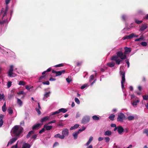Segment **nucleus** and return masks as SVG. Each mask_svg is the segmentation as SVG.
<instances>
[{
  "instance_id": "obj_1",
  "label": "nucleus",
  "mask_w": 148,
  "mask_h": 148,
  "mask_svg": "<svg viewBox=\"0 0 148 148\" xmlns=\"http://www.w3.org/2000/svg\"><path fill=\"white\" fill-rule=\"evenodd\" d=\"M116 54V55L112 57L111 60L115 61L118 64H119L123 60L127 58V56L121 51L117 52Z\"/></svg>"
},
{
  "instance_id": "obj_2",
  "label": "nucleus",
  "mask_w": 148,
  "mask_h": 148,
  "mask_svg": "<svg viewBox=\"0 0 148 148\" xmlns=\"http://www.w3.org/2000/svg\"><path fill=\"white\" fill-rule=\"evenodd\" d=\"M23 130V127L18 125H16L12 129L11 134L12 136H19Z\"/></svg>"
},
{
  "instance_id": "obj_3",
  "label": "nucleus",
  "mask_w": 148,
  "mask_h": 148,
  "mask_svg": "<svg viewBox=\"0 0 148 148\" xmlns=\"http://www.w3.org/2000/svg\"><path fill=\"white\" fill-rule=\"evenodd\" d=\"M122 67L121 66L120 67V75H121L122 80L121 81V84L122 88L123 89L124 88V83L125 82V72L124 71H122Z\"/></svg>"
},
{
  "instance_id": "obj_4",
  "label": "nucleus",
  "mask_w": 148,
  "mask_h": 148,
  "mask_svg": "<svg viewBox=\"0 0 148 148\" xmlns=\"http://www.w3.org/2000/svg\"><path fill=\"white\" fill-rule=\"evenodd\" d=\"M7 8L6 7L5 9L2 8L1 10V12L0 13V17L2 19H3V17L6 15L7 11ZM7 22V21L4 20L3 22L0 23V24H1L4 22Z\"/></svg>"
},
{
  "instance_id": "obj_5",
  "label": "nucleus",
  "mask_w": 148,
  "mask_h": 148,
  "mask_svg": "<svg viewBox=\"0 0 148 148\" xmlns=\"http://www.w3.org/2000/svg\"><path fill=\"white\" fill-rule=\"evenodd\" d=\"M14 66L11 65L10 66V68L8 73V75L10 77H14L16 76V75L13 73Z\"/></svg>"
},
{
  "instance_id": "obj_6",
  "label": "nucleus",
  "mask_w": 148,
  "mask_h": 148,
  "mask_svg": "<svg viewBox=\"0 0 148 148\" xmlns=\"http://www.w3.org/2000/svg\"><path fill=\"white\" fill-rule=\"evenodd\" d=\"M125 118V115L123 113H119L118 115V116L117 119L118 121L122 122Z\"/></svg>"
},
{
  "instance_id": "obj_7",
  "label": "nucleus",
  "mask_w": 148,
  "mask_h": 148,
  "mask_svg": "<svg viewBox=\"0 0 148 148\" xmlns=\"http://www.w3.org/2000/svg\"><path fill=\"white\" fill-rule=\"evenodd\" d=\"M90 117L88 116H84L82 120V123H85L88 122L90 121Z\"/></svg>"
},
{
  "instance_id": "obj_8",
  "label": "nucleus",
  "mask_w": 148,
  "mask_h": 148,
  "mask_svg": "<svg viewBox=\"0 0 148 148\" xmlns=\"http://www.w3.org/2000/svg\"><path fill=\"white\" fill-rule=\"evenodd\" d=\"M50 93L51 92L50 91L48 92H45L44 95V97L43 98V100L45 101H47V99L49 97Z\"/></svg>"
},
{
  "instance_id": "obj_9",
  "label": "nucleus",
  "mask_w": 148,
  "mask_h": 148,
  "mask_svg": "<svg viewBox=\"0 0 148 148\" xmlns=\"http://www.w3.org/2000/svg\"><path fill=\"white\" fill-rule=\"evenodd\" d=\"M139 101L138 99L137 98H136L132 102H131V104L133 106L135 107L138 103Z\"/></svg>"
},
{
  "instance_id": "obj_10",
  "label": "nucleus",
  "mask_w": 148,
  "mask_h": 148,
  "mask_svg": "<svg viewBox=\"0 0 148 148\" xmlns=\"http://www.w3.org/2000/svg\"><path fill=\"white\" fill-rule=\"evenodd\" d=\"M69 134V130L67 129H65L62 130V134L64 136V137L66 136H67Z\"/></svg>"
},
{
  "instance_id": "obj_11",
  "label": "nucleus",
  "mask_w": 148,
  "mask_h": 148,
  "mask_svg": "<svg viewBox=\"0 0 148 148\" xmlns=\"http://www.w3.org/2000/svg\"><path fill=\"white\" fill-rule=\"evenodd\" d=\"M117 132L119 134H122V133L124 132V129L121 126L117 127Z\"/></svg>"
},
{
  "instance_id": "obj_12",
  "label": "nucleus",
  "mask_w": 148,
  "mask_h": 148,
  "mask_svg": "<svg viewBox=\"0 0 148 148\" xmlns=\"http://www.w3.org/2000/svg\"><path fill=\"white\" fill-rule=\"evenodd\" d=\"M124 49L125 51L124 52V53L126 55L129 54L131 51V49L130 48H128L127 47H125L124 48Z\"/></svg>"
},
{
  "instance_id": "obj_13",
  "label": "nucleus",
  "mask_w": 148,
  "mask_h": 148,
  "mask_svg": "<svg viewBox=\"0 0 148 148\" xmlns=\"http://www.w3.org/2000/svg\"><path fill=\"white\" fill-rule=\"evenodd\" d=\"M17 139V138L16 137H15L11 139L10 140L8 143L7 145L8 146L9 145H11L13 144L14 142H15Z\"/></svg>"
},
{
  "instance_id": "obj_14",
  "label": "nucleus",
  "mask_w": 148,
  "mask_h": 148,
  "mask_svg": "<svg viewBox=\"0 0 148 148\" xmlns=\"http://www.w3.org/2000/svg\"><path fill=\"white\" fill-rule=\"evenodd\" d=\"M139 35H136L134 33H132L131 34L128 35L127 37L129 39H131L134 38H137L138 37Z\"/></svg>"
},
{
  "instance_id": "obj_15",
  "label": "nucleus",
  "mask_w": 148,
  "mask_h": 148,
  "mask_svg": "<svg viewBox=\"0 0 148 148\" xmlns=\"http://www.w3.org/2000/svg\"><path fill=\"white\" fill-rule=\"evenodd\" d=\"M49 124H46L44 125V128L45 129L47 130H49L51 129L52 128V126L51 125H48Z\"/></svg>"
},
{
  "instance_id": "obj_16",
  "label": "nucleus",
  "mask_w": 148,
  "mask_h": 148,
  "mask_svg": "<svg viewBox=\"0 0 148 148\" xmlns=\"http://www.w3.org/2000/svg\"><path fill=\"white\" fill-rule=\"evenodd\" d=\"M4 116L2 114H0V127H1L3 124V119Z\"/></svg>"
},
{
  "instance_id": "obj_17",
  "label": "nucleus",
  "mask_w": 148,
  "mask_h": 148,
  "mask_svg": "<svg viewBox=\"0 0 148 148\" xmlns=\"http://www.w3.org/2000/svg\"><path fill=\"white\" fill-rule=\"evenodd\" d=\"M30 147L31 145L30 144L25 143H23L22 148H30Z\"/></svg>"
},
{
  "instance_id": "obj_18",
  "label": "nucleus",
  "mask_w": 148,
  "mask_h": 148,
  "mask_svg": "<svg viewBox=\"0 0 148 148\" xmlns=\"http://www.w3.org/2000/svg\"><path fill=\"white\" fill-rule=\"evenodd\" d=\"M41 124L40 123H38L34 125L32 127L33 130L38 129L41 127Z\"/></svg>"
},
{
  "instance_id": "obj_19",
  "label": "nucleus",
  "mask_w": 148,
  "mask_h": 148,
  "mask_svg": "<svg viewBox=\"0 0 148 148\" xmlns=\"http://www.w3.org/2000/svg\"><path fill=\"white\" fill-rule=\"evenodd\" d=\"M65 72V71L64 70H61L59 71H57L56 74V76H58L62 74H64Z\"/></svg>"
},
{
  "instance_id": "obj_20",
  "label": "nucleus",
  "mask_w": 148,
  "mask_h": 148,
  "mask_svg": "<svg viewBox=\"0 0 148 148\" xmlns=\"http://www.w3.org/2000/svg\"><path fill=\"white\" fill-rule=\"evenodd\" d=\"M147 27V26L146 24H143L141 26L140 30L141 31H143L145 30Z\"/></svg>"
},
{
  "instance_id": "obj_21",
  "label": "nucleus",
  "mask_w": 148,
  "mask_h": 148,
  "mask_svg": "<svg viewBox=\"0 0 148 148\" xmlns=\"http://www.w3.org/2000/svg\"><path fill=\"white\" fill-rule=\"evenodd\" d=\"M54 137L56 138H59L61 139H63L64 138V136L63 135H61L59 134H56L54 136Z\"/></svg>"
},
{
  "instance_id": "obj_22",
  "label": "nucleus",
  "mask_w": 148,
  "mask_h": 148,
  "mask_svg": "<svg viewBox=\"0 0 148 148\" xmlns=\"http://www.w3.org/2000/svg\"><path fill=\"white\" fill-rule=\"evenodd\" d=\"M49 119V116H45L41 119V122L42 123L48 120Z\"/></svg>"
},
{
  "instance_id": "obj_23",
  "label": "nucleus",
  "mask_w": 148,
  "mask_h": 148,
  "mask_svg": "<svg viewBox=\"0 0 148 148\" xmlns=\"http://www.w3.org/2000/svg\"><path fill=\"white\" fill-rule=\"evenodd\" d=\"M17 103L20 107L21 106L23 105V102L20 99L18 98H17Z\"/></svg>"
},
{
  "instance_id": "obj_24",
  "label": "nucleus",
  "mask_w": 148,
  "mask_h": 148,
  "mask_svg": "<svg viewBox=\"0 0 148 148\" xmlns=\"http://www.w3.org/2000/svg\"><path fill=\"white\" fill-rule=\"evenodd\" d=\"M93 139V138L92 136H90L89 139L88 140V141L87 142V143L85 144V146H88L90 144V143L91 142L92 140Z\"/></svg>"
},
{
  "instance_id": "obj_25",
  "label": "nucleus",
  "mask_w": 148,
  "mask_h": 148,
  "mask_svg": "<svg viewBox=\"0 0 148 148\" xmlns=\"http://www.w3.org/2000/svg\"><path fill=\"white\" fill-rule=\"evenodd\" d=\"M79 133V132L78 131L77 132H75L73 134L74 139H76L77 138V135Z\"/></svg>"
},
{
  "instance_id": "obj_26",
  "label": "nucleus",
  "mask_w": 148,
  "mask_h": 148,
  "mask_svg": "<svg viewBox=\"0 0 148 148\" xmlns=\"http://www.w3.org/2000/svg\"><path fill=\"white\" fill-rule=\"evenodd\" d=\"M59 112H62L63 113H65L67 112V110L64 108H61L59 110Z\"/></svg>"
},
{
  "instance_id": "obj_27",
  "label": "nucleus",
  "mask_w": 148,
  "mask_h": 148,
  "mask_svg": "<svg viewBox=\"0 0 148 148\" xmlns=\"http://www.w3.org/2000/svg\"><path fill=\"white\" fill-rule=\"evenodd\" d=\"M79 126V125L78 124H75L74 126L73 127H71L70 128V130H73L76 129Z\"/></svg>"
},
{
  "instance_id": "obj_28",
  "label": "nucleus",
  "mask_w": 148,
  "mask_h": 148,
  "mask_svg": "<svg viewBox=\"0 0 148 148\" xmlns=\"http://www.w3.org/2000/svg\"><path fill=\"white\" fill-rule=\"evenodd\" d=\"M114 63L113 62H111L107 64V65L110 67H114Z\"/></svg>"
},
{
  "instance_id": "obj_29",
  "label": "nucleus",
  "mask_w": 148,
  "mask_h": 148,
  "mask_svg": "<svg viewBox=\"0 0 148 148\" xmlns=\"http://www.w3.org/2000/svg\"><path fill=\"white\" fill-rule=\"evenodd\" d=\"M112 134L111 132L110 131H107L105 132L104 134L105 136H110Z\"/></svg>"
},
{
  "instance_id": "obj_30",
  "label": "nucleus",
  "mask_w": 148,
  "mask_h": 148,
  "mask_svg": "<svg viewBox=\"0 0 148 148\" xmlns=\"http://www.w3.org/2000/svg\"><path fill=\"white\" fill-rule=\"evenodd\" d=\"M92 119L95 121H98L99 119L98 116L96 115H94L92 116Z\"/></svg>"
},
{
  "instance_id": "obj_31",
  "label": "nucleus",
  "mask_w": 148,
  "mask_h": 148,
  "mask_svg": "<svg viewBox=\"0 0 148 148\" xmlns=\"http://www.w3.org/2000/svg\"><path fill=\"white\" fill-rule=\"evenodd\" d=\"M8 112L10 115L12 114L13 112V110L10 107L8 108Z\"/></svg>"
},
{
  "instance_id": "obj_32",
  "label": "nucleus",
  "mask_w": 148,
  "mask_h": 148,
  "mask_svg": "<svg viewBox=\"0 0 148 148\" xmlns=\"http://www.w3.org/2000/svg\"><path fill=\"white\" fill-rule=\"evenodd\" d=\"M34 132L33 131H30L27 135V138H29L30 136L31 135L34 134Z\"/></svg>"
},
{
  "instance_id": "obj_33",
  "label": "nucleus",
  "mask_w": 148,
  "mask_h": 148,
  "mask_svg": "<svg viewBox=\"0 0 148 148\" xmlns=\"http://www.w3.org/2000/svg\"><path fill=\"white\" fill-rule=\"evenodd\" d=\"M115 117V115L113 114H111L109 116V118L111 120L113 121Z\"/></svg>"
},
{
  "instance_id": "obj_34",
  "label": "nucleus",
  "mask_w": 148,
  "mask_h": 148,
  "mask_svg": "<svg viewBox=\"0 0 148 148\" xmlns=\"http://www.w3.org/2000/svg\"><path fill=\"white\" fill-rule=\"evenodd\" d=\"M143 36H141L140 37V38L136 39L135 40V41H140L141 40H143Z\"/></svg>"
},
{
  "instance_id": "obj_35",
  "label": "nucleus",
  "mask_w": 148,
  "mask_h": 148,
  "mask_svg": "<svg viewBox=\"0 0 148 148\" xmlns=\"http://www.w3.org/2000/svg\"><path fill=\"white\" fill-rule=\"evenodd\" d=\"M25 84V83L22 80L20 81L18 83V85L21 86H24Z\"/></svg>"
},
{
  "instance_id": "obj_36",
  "label": "nucleus",
  "mask_w": 148,
  "mask_h": 148,
  "mask_svg": "<svg viewBox=\"0 0 148 148\" xmlns=\"http://www.w3.org/2000/svg\"><path fill=\"white\" fill-rule=\"evenodd\" d=\"M60 112H59V110L57 111H55V112H51V114H50V116L51 115H56V114H58L59 113H60Z\"/></svg>"
},
{
  "instance_id": "obj_37",
  "label": "nucleus",
  "mask_w": 148,
  "mask_h": 148,
  "mask_svg": "<svg viewBox=\"0 0 148 148\" xmlns=\"http://www.w3.org/2000/svg\"><path fill=\"white\" fill-rule=\"evenodd\" d=\"M127 119L129 120H132L134 119V117L132 116H130L127 117Z\"/></svg>"
},
{
  "instance_id": "obj_38",
  "label": "nucleus",
  "mask_w": 148,
  "mask_h": 148,
  "mask_svg": "<svg viewBox=\"0 0 148 148\" xmlns=\"http://www.w3.org/2000/svg\"><path fill=\"white\" fill-rule=\"evenodd\" d=\"M2 99L4 100H5V96L4 94H0V101H1Z\"/></svg>"
},
{
  "instance_id": "obj_39",
  "label": "nucleus",
  "mask_w": 148,
  "mask_h": 148,
  "mask_svg": "<svg viewBox=\"0 0 148 148\" xmlns=\"http://www.w3.org/2000/svg\"><path fill=\"white\" fill-rule=\"evenodd\" d=\"M32 86H31L30 85H27L25 86L26 88L28 90H29L30 89L32 88Z\"/></svg>"
},
{
  "instance_id": "obj_40",
  "label": "nucleus",
  "mask_w": 148,
  "mask_h": 148,
  "mask_svg": "<svg viewBox=\"0 0 148 148\" xmlns=\"http://www.w3.org/2000/svg\"><path fill=\"white\" fill-rule=\"evenodd\" d=\"M143 99L145 100H147L148 99V94L145 95L143 96Z\"/></svg>"
},
{
  "instance_id": "obj_41",
  "label": "nucleus",
  "mask_w": 148,
  "mask_h": 148,
  "mask_svg": "<svg viewBox=\"0 0 148 148\" xmlns=\"http://www.w3.org/2000/svg\"><path fill=\"white\" fill-rule=\"evenodd\" d=\"M94 79V75H91L90 77L89 82H91Z\"/></svg>"
},
{
  "instance_id": "obj_42",
  "label": "nucleus",
  "mask_w": 148,
  "mask_h": 148,
  "mask_svg": "<svg viewBox=\"0 0 148 148\" xmlns=\"http://www.w3.org/2000/svg\"><path fill=\"white\" fill-rule=\"evenodd\" d=\"M140 44L143 46H146L147 45V43L145 42H142L140 43Z\"/></svg>"
},
{
  "instance_id": "obj_43",
  "label": "nucleus",
  "mask_w": 148,
  "mask_h": 148,
  "mask_svg": "<svg viewBox=\"0 0 148 148\" xmlns=\"http://www.w3.org/2000/svg\"><path fill=\"white\" fill-rule=\"evenodd\" d=\"M135 22L138 24H140L142 22V21H139V20L136 19L135 20Z\"/></svg>"
},
{
  "instance_id": "obj_44",
  "label": "nucleus",
  "mask_w": 148,
  "mask_h": 148,
  "mask_svg": "<svg viewBox=\"0 0 148 148\" xmlns=\"http://www.w3.org/2000/svg\"><path fill=\"white\" fill-rule=\"evenodd\" d=\"M75 101L78 104H79L80 103V101L77 98L75 97Z\"/></svg>"
},
{
  "instance_id": "obj_45",
  "label": "nucleus",
  "mask_w": 148,
  "mask_h": 148,
  "mask_svg": "<svg viewBox=\"0 0 148 148\" xmlns=\"http://www.w3.org/2000/svg\"><path fill=\"white\" fill-rule=\"evenodd\" d=\"M12 85V82L10 81H9L7 84V86L8 88H10Z\"/></svg>"
},
{
  "instance_id": "obj_46",
  "label": "nucleus",
  "mask_w": 148,
  "mask_h": 148,
  "mask_svg": "<svg viewBox=\"0 0 148 148\" xmlns=\"http://www.w3.org/2000/svg\"><path fill=\"white\" fill-rule=\"evenodd\" d=\"M105 142L106 143H108L110 141V138L108 137H105Z\"/></svg>"
},
{
  "instance_id": "obj_47",
  "label": "nucleus",
  "mask_w": 148,
  "mask_h": 148,
  "mask_svg": "<svg viewBox=\"0 0 148 148\" xmlns=\"http://www.w3.org/2000/svg\"><path fill=\"white\" fill-rule=\"evenodd\" d=\"M143 133L146 134L147 136H148V129H145L143 131Z\"/></svg>"
},
{
  "instance_id": "obj_48",
  "label": "nucleus",
  "mask_w": 148,
  "mask_h": 148,
  "mask_svg": "<svg viewBox=\"0 0 148 148\" xmlns=\"http://www.w3.org/2000/svg\"><path fill=\"white\" fill-rule=\"evenodd\" d=\"M87 86H88V84H85L83 85V86H82L81 87V88L82 89H83L84 88H85Z\"/></svg>"
},
{
  "instance_id": "obj_49",
  "label": "nucleus",
  "mask_w": 148,
  "mask_h": 148,
  "mask_svg": "<svg viewBox=\"0 0 148 148\" xmlns=\"http://www.w3.org/2000/svg\"><path fill=\"white\" fill-rule=\"evenodd\" d=\"M42 84L44 85H49V82L48 81H47L45 82H43Z\"/></svg>"
},
{
  "instance_id": "obj_50",
  "label": "nucleus",
  "mask_w": 148,
  "mask_h": 148,
  "mask_svg": "<svg viewBox=\"0 0 148 148\" xmlns=\"http://www.w3.org/2000/svg\"><path fill=\"white\" fill-rule=\"evenodd\" d=\"M85 129L86 127H82V129H79L78 131H79V132H81L84 130Z\"/></svg>"
},
{
  "instance_id": "obj_51",
  "label": "nucleus",
  "mask_w": 148,
  "mask_h": 148,
  "mask_svg": "<svg viewBox=\"0 0 148 148\" xmlns=\"http://www.w3.org/2000/svg\"><path fill=\"white\" fill-rule=\"evenodd\" d=\"M36 110L38 114H41V112L40 110L39 109L36 108Z\"/></svg>"
},
{
  "instance_id": "obj_52",
  "label": "nucleus",
  "mask_w": 148,
  "mask_h": 148,
  "mask_svg": "<svg viewBox=\"0 0 148 148\" xmlns=\"http://www.w3.org/2000/svg\"><path fill=\"white\" fill-rule=\"evenodd\" d=\"M56 120H54L52 121H50L49 122H48V124H50L51 123H56Z\"/></svg>"
},
{
  "instance_id": "obj_53",
  "label": "nucleus",
  "mask_w": 148,
  "mask_h": 148,
  "mask_svg": "<svg viewBox=\"0 0 148 148\" xmlns=\"http://www.w3.org/2000/svg\"><path fill=\"white\" fill-rule=\"evenodd\" d=\"M63 65L62 64H59L56 65L55 66L56 67H61V66H63Z\"/></svg>"
},
{
  "instance_id": "obj_54",
  "label": "nucleus",
  "mask_w": 148,
  "mask_h": 148,
  "mask_svg": "<svg viewBox=\"0 0 148 148\" xmlns=\"http://www.w3.org/2000/svg\"><path fill=\"white\" fill-rule=\"evenodd\" d=\"M45 128L43 127L39 132V133L41 134L43 132L45 131Z\"/></svg>"
},
{
  "instance_id": "obj_55",
  "label": "nucleus",
  "mask_w": 148,
  "mask_h": 148,
  "mask_svg": "<svg viewBox=\"0 0 148 148\" xmlns=\"http://www.w3.org/2000/svg\"><path fill=\"white\" fill-rule=\"evenodd\" d=\"M18 95H23L24 94V92L23 91H20L18 93Z\"/></svg>"
},
{
  "instance_id": "obj_56",
  "label": "nucleus",
  "mask_w": 148,
  "mask_h": 148,
  "mask_svg": "<svg viewBox=\"0 0 148 148\" xmlns=\"http://www.w3.org/2000/svg\"><path fill=\"white\" fill-rule=\"evenodd\" d=\"M2 108L3 112H5L6 111V107L2 106Z\"/></svg>"
},
{
  "instance_id": "obj_57",
  "label": "nucleus",
  "mask_w": 148,
  "mask_h": 148,
  "mask_svg": "<svg viewBox=\"0 0 148 148\" xmlns=\"http://www.w3.org/2000/svg\"><path fill=\"white\" fill-rule=\"evenodd\" d=\"M66 79V81L69 83L71 81V80L69 77L67 78Z\"/></svg>"
},
{
  "instance_id": "obj_58",
  "label": "nucleus",
  "mask_w": 148,
  "mask_h": 148,
  "mask_svg": "<svg viewBox=\"0 0 148 148\" xmlns=\"http://www.w3.org/2000/svg\"><path fill=\"white\" fill-rule=\"evenodd\" d=\"M59 145V143L58 142H55L53 145V147H56L58 145Z\"/></svg>"
},
{
  "instance_id": "obj_59",
  "label": "nucleus",
  "mask_w": 148,
  "mask_h": 148,
  "mask_svg": "<svg viewBox=\"0 0 148 148\" xmlns=\"http://www.w3.org/2000/svg\"><path fill=\"white\" fill-rule=\"evenodd\" d=\"M103 138L101 137H99L98 138V140L99 141H102L103 139Z\"/></svg>"
},
{
  "instance_id": "obj_60",
  "label": "nucleus",
  "mask_w": 148,
  "mask_h": 148,
  "mask_svg": "<svg viewBox=\"0 0 148 148\" xmlns=\"http://www.w3.org/2000/svg\"><path fill=\"white\" fill-rule=\"evenodd\" d=\"M10 0H5V3L6 5H7L8 3H9Z\"/></svg>"
},
{
  "instance_id": "obj_61",
  "label": "nucleus",
  "mask_w": 148,
  "mask_h": 148,
  "mask_svg": "<svg viewBox=\"0 0 148 148\" xmlns=\"http://www.w3.org/2000/svg\"><path fill=\"white\" fill-rule=\"evenodd\" d=\"M122 18L124 20H125L126 18V16H125V15H123L122 16Z\"/></svg>"
},
{
  "instance_id": "obj_62",
  "label": "nucleus",
  "mask_w": 148,
  "mask_h": 148,
  "mask_svg": "<svg viewBox=\"0 0 148 148\" xmlns=\"http://www.w3.org/2000/svg\"><path fill=\"white\" fill-rule=\"evenodd\" d=\"M80 116V114L79 112H77L76 115V117L77 118L79 117Z\"/></svg>"
},
{
  "instance_id": "obj_63",
  "label": "nucleus",
  "mask_w": 148,
  "mask_h": 148,
  "mask_svg": "<svg viewBox=\"0 0 148 148\" xmlns=\"http://www.w3.org/2000/svg\"><path fill=\"white\" fill-rule=\"evenodd\" d=\"M37 136L36 134L32 136V138H34V140H35Z\"/></svg>"
},
{
  "instance_id": "obj_64",
  "label": "nucleus",
  "mask_w": 148,
  "mask_h": 148,
  "mask_svg": "<svg viewBox=\"0 0 148 148\" xmlns=\"http://www.w3.org/2000/svg\"><path fill=\"white\" fill-rule=\"evenodd\" d=\"M17 144L16 145L12 146V148H17Z\"/></svg>"
}]
</instances>
